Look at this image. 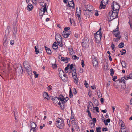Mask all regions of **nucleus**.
<instances>
[{
  "label": "nucleus",
  "mask_w": 132,
  "mask_h": 132,
  "mask_svg": "<svg viewBox=\"0 0 132 132\" xmlns=\"http://www.w3.org/2000/svg\"><path fill=\"white\" fill-rule=\"evenodd\" d=\"M68 98L66 97L65 98L63 97L62 95H60V101L58 103V104L61 107L62 109H64V103L67 102L68 100Z\"/></svg>",
  "instance_id": "obj_1"
},
{
  "label": "nucleus",
  "mask_w": 132,
  "mask_h": 132,
  "mask_svg": "<svg viewBox=\"0 0 132 132\" xmlns=\"http://www.w3.org/2000/svg\"><path fill=\"white\" fill-rule=\"evenodd\" d=\"M56 126L57 127L60 129H62L64 128V123L63 120L58 118L57 119L56 123Z\"/></svg>",
  "instance_id": "obj_2"
},
{
  "label": "nucleus",
  "mask_w": 132,
  "mask_h": 132,
  "mask_svg": "<svg viewBox=\"0 0 132 132\" xmlns=\"http://www.w3.org/2000/svg\"><path fill=\"white\" fill-rule=\"evenodd\" d=\"M55 38L59 46L62 47V37L61 35L59 34H57L55 35Z\"/></svg>",
  "instance_id": "obj_3"
},
{
  "label": "nucleus",
  "mask_w": 132,
  "mask_h": 132,
  "mask_svg": "<svg viewBox=\"0 0 132 132\" xmlns=\"http://www.w3.org/2000/svg\"><path fill=\"white\" fill-rule=\"evenodd\" d=\"M82 46L85 47H88L89 44V41L88 38L86 37H84L82 40Z\"/></svg>",
  "instance_id": "obj_4"
},
{
  "label": "nucleus",
  "mask_w": 132,
  "mask_h": 132,
  "mask_svg": "<svg viewBox=\"0 0 132 132\" xmlns=\"http://www.w3.org/2000/svg\"><path fill=\"white\" fill-rule=\"evenodd\" d=\"M109 0H102L100 2L99 9H104L106 7V5L108 4Z\"/></svg>",
  "instance_id": "obj_5"
},
{
  "label": "nucleus",
  "mask_w": 132,
  "mask_h": 132,
  "mask_svg": "<svg viewBox=\"0 0 132 132\" xmlns=\"http://www.w3.org/2000/svg\"><path fill=\"white\" fill-rule=\"evenodd\" d=\"M119 5L118 3L115 2H113L111 5L112 9H114L119 10Z\"/></svg>",
  "instance_id": "obj_6"
},
{
  "label": "nucleus",
  "mask_w": 132,
  "mask_h": 132,
  "mask_svg": "<svg viewBox=\"0 0 132 132\" xmlns=\"http://www.w3.org/2000/svg\"><path fill=\"white\" fill-rule=\"evenodd\" d=\"M92 10L89 9H87L85 10L84 12V15L87 18H89L91 15V12Z\"/></svg>",
  "instance_id": "obj_7"
},
{
  "label": "nucleus",
  "mask_w": 132,
  "mask_h": 132,
  "mask_svg": "<svg viewBox=\"0 0 132 132\" xmlns=\"http://www.w3.org/2000/svg\"><path fill=\"white\" fill-rule=\"evenodd\" d=\"M15 69L16 72H18L20 75H22V74L23 70L22 67L20 64H19L18 66L17 67V68H15Z\"/></svg>",
  "instance_id": "obj_8"
},
{
  "label": "nucleus",
  "mask_w": 132,
  "mask_h": 132,
  "mask_svg": "<svg viewBox=\"0 0 132 132\" xmlns=\"http://www.w3.org/2000/svg\"><path fill=\"white\" fill-rule=\"evenodd\" d=\"M92 62L93 65L94 66H96L98 64V61L96 58L93 55L92 56Z\"/></svg>",
  "instance_id": "obj_9"
},
{
  "label": "nucleus",
  "mask_w": 132,
  "mask_h": 132,
  "mask_svg": "<svg viewBox=\"0 0 132 132\" xmlns=\"http://www.w3.org/2000/svg\"><path fill=\"white\" fill-rule=\"evenodd\" d=\"M71 33V32L70 31H63L62 33V34L63 36L65 38H67L69 35Z\"/></svg>",
  "instance_id": "obj_10"
},
{
  "label": "nucleus",
  "mask_w": 132,
  "mask_h": 132,
  "mask_svg": "<svg viewBox=\"0 0 132 132\" xmlns=\"http://www.w3.org/2000/svg\"><path fill=\"white\" fill-rule=\"evenodd\" d=\"M111 12L112 13L111 15L110 18L112 19L111 20V21H112L113 19L117 18L118 15V13H116V12L114 13V12H111Z\"/></svg>",
  "instance_id": "obj_11"
},
{
  "label": "nucleus",
  "mask_w": 132,
  "mask_h": 132,
  "mask_svg": "<svg viewBox=\"0 0 132 132\" xmlns=\"http://www.w3.org/2000/svg\"><path fill=\"white\" fill-rule=\"evenodd\" d=\"M68 5H67V6H69L70 7L74 8V4L73 0H68Z\"/></svg>",
  "instance_id": "obj_12"
},
{
  "label": "nucleus",
  "mask_w": 132,
  "mask_h": 132,
  "mask_svg": "<svg viewBox=\"0 0 132 132\" xmlns=\"http://www.w3.org/2000/svg\"><path fill=\"white\" fill-rule=\"evenodd\" d=\"M81 14V10L79 9H78V8L76 9V15L78 17L79 20L80 18V16Z\"/></svg>",
  "instance_id": "obj_13"
},
{
  "label": "nucleus",
  "mask_w": 132,
  "mask_h": 132,
  "mask_svg": "<svg viewBox=\"0 0 132 132\" xmlns=\"http://www.w3.org/2000/svg\"><path fill=\"white\" fill-rule=\"evenodd\" d=\"M74 119L73 117L72 118H71V121L72 122V124H73V123H74V124L72 125L73 127H75L76 129L78 127V126L76 122H74Z\"/></svg>",
  "instance_id": "obj_14"
},
{
  "label": "nucleus",
  "mask_w": 132,
  "mask_h": 132,
  "mask_svg": "<svg viewBox=\"0 0 132 132\" xmlns=\"http://www.w3.org/2000/svg\"><path fill=\"white\" fill-rule=\"evenodd\" d=\"M52 100L53 101V102L55 104H56L59 101V102H61L60 101V97L59 98L55 97L53 98L52 97Z\"/></svg>",
  "instance_id": "obj_15"
},
{
  "label": "nucleus",
  "mask_w": 132,
  "mask_h": 132,
  "mask_svg": "<svg viewBox=\"0 0 132 132\" xmlns=\"http://www.w3.org/2000/svg\"><path fill=\"white\" fill-rule=\"evenodd\" d=\"M13 36L14 38H16L17 35V31L16 27H14L13 31Z\"/></svg>",
  "instance_id": "obj_16"
},
{
  "label": "nucleus",
  "mask_w": 132,
  "mask_h": 132,
  "mask_svg": "<svg viewBox=\"0 0 132 132\" xmlns=\"http://www.w3.org/2000/svg\"><path fill=\"white\" fill-rule=\"evenodd\" d=\"M27 70V71L29 75L31 76L32 74V69L30 67H29L27 68L26 69Z\"/></svg>",
  "instance_id": "obj_17"
},
{
  "label": "nucleus",
  "mask_w": 132,
  "mask_h": 132,
  "mask_svg": "<svg viewBox=\"0 0 132 132\" xmlns=\"http://www.w3.org/2000/svg\"><path fill=\"white\" fill-rule=\"evenodd\" d=\"M94 37L95 38L97 39H100L102 37V34H99L94 35Z\"/></svg>",
  "instance_id": "obj_18"
},
{
  "label": "nucleus",
  "mask_w": 132,
  "mask_h": 132,
  "mask_svg": "<svg viewBox=\"0 0 132 132\" xmlns=\"http://www.w3.org/2000/svg\"><path fill=\"white\" fill-rule=\"evenodd\" d=\"M30 125L31 128H33L34 129H36L37 125L35 123L31 122H30Z\"/></svg>",
  "instance_id": "obj_19"
},
{
  "label": "nucleus",
  "mask_w": 132,
  "mask_h": 132,
  "mask_svg": "<svg viewBox=\"0 0 132 132\" xmlns=\"http://www.w3.org/2000/svg\"><path fill=\"white\" fill-rule=\"evenodd\" d=\"M43 97L45 98H46L48 100L49 99V97L48 93L46 92H44L43 94Z\"/></svg>",
  "instance_id": "obj_20"
},
{
  "label": "nucleus",
  "mask_w": 132,
  "mask_h": 132,
  "mask_svg": "<svg viewBox=\"0 0 132 132\" xmlns=\"http://www.w3.org/2000/svg\"><path fill=\"white\" fill-rule=\"evenodd\" d=\"M61 60L63 61H67V62H68L70 60V59L69 58H64L63 57H62L61 58Z\"/></svg>",
  "instance_id": "obj_21"
},
{
  "label": "nucleus",
  "mask_w": 132,
  "mask_h": 132,
  "mask_svg": "<svg viewBox=\"0 0 132 132\" xmlns=\"http://www.w3.org/2000/svg\"><path fill=\"white\" fill-rule=\"evenodd\" d=\"M33 8V6L31 4L29 3L28 4L27 8L28 10L29 11H31Z\"/></svg>",
  "instance_id": "obj_22"
},
{
  "label": "nucleus",
  "mask_w": 132,
  "mask_h": 132,
  "mask_svg": "<svg viewBox=\"0 0 132 132\" xmlns=\"http://www.w3.org/2000/svg\"><path fill=\"white\" fill-rule=\"evenodd\" d=\"M52 47L54 49H57L58 48V46L57 43L55 42L52 45Z\"/></svg>",
  "instance_id": "obj_23"
},
{
  "label": "nucleus",
  "mask_w": 132,
  "mask_h": 132,
  "mask_svg": "<svg viewBox=\"0 0 132 132\" xmlns=\"http://www.w3.org/2000/svg\"><path fill=\"white\" fill-rule=\"evenodd\" d=\"M114 32H117V34H115L114 35L116 37H118L119 36H121L119 35L120 33L119 32V31H117L116 30V29H115L113 31Z\"/></svg>",
  "instance_id": "obj_24"
},
{
  "label": "nucleus",
  "mask_w": 132,
  "mask_h": 132,
  "mask_svg": "<svg viewBox=\"0 0 132 132\" xmlns=\"http://www.w3.org/2000/svg\"><path fill=\"white\" fill-rule=\"evenodd\" d=\"M44 13H43V10H42V8H41L40 10V11L39 13V15L40 17H41V18L42 19V16H43L44 14Z\"/></svg>",
  "instance_id": "obj_25"
},
{
  "label": "nucleus",
  "mask_w": 132,
  "mask_h": 132,
  "mask_svg": "<svg viewBox=\"0 0 132 132\" xmlns=\"http://www.w3.org/2000/svg\"><path fill=\"white\" fill-rule=\"evenodd\" d=\"M69 52L70 54L71 55H73L74 53V52L73 50V49L71 48H69Z\"/></svg>",
  "instance_id": "obj_26"
},
{
  "label": "nucleus",
  "mask_w": 132,
  "mask_h": 132,
  "mask_svg": "<svg viewBox=\"0 0 132 132\" xmlns=\"http://www.w3.org/2000/svg\"><path fill=\"white\" fill-rule=\"evenodd\" d=\"M45 49L47 53L48 54H50L51 53V50L49 48L47 47L46 46H45Z\"/></svg>",
  "instance_id": "obj_27"
},
{
  "label": "nucleus",
  "mask_w": 132,
  "mask_h": 132,
  "mask_svg": "<svg viewBox=\"0 0 132 132\" xmlns=\"http://www.w3.org/2000/svg\"><path fill=\"white\" fill-rule=\"evenodd\" d=\"M28 63L26 61L24 62L23 63V65L25 69L29 67L30 66L28 64Z\"/></svg>",
  "instance_id": "obj_28"
},
{
  "label": "nucleus",
  "mask_w": 132,
  "mask_h": 132,
  "mask_svg": "<svg viewBox=\"0 0 132 132\" xmlns=\"http://www.w3.org/2000/svg\"><path fill=\"white\" fill-rule=\"evenodd\" d=\"M46 5H45L44 7L43 8H42V10H43V12L45 13V12H47V8H46Z\"/></svg>",
  "instance_id": "obj_29"
},
{
  "label": "nucleus",
  "mask_w": 132,
  "mask_h": 132,
  "mask_svg": "<svg viewBox=\"0 0 132 132\" xmlns=\"http://www.w3.org/2000/svg\"><path fill=\"white\" fill-rule=\"evenodd\" d=\"M61 69H60V72H59V75L60 76V77L61 78V79L62 80H63L62 79V73H64V72H63V71H61Z\"/></svg>",
  "instance_id": "obj_30"
},
{
  "label": "nucleus",
  "mask_w": 132,
  "mask_h": 132,
  "mask_svg": "<svg viewBox=\"0 0 132 132\" xmlns=\"http://www.w3.org/2000/svg\"><path fill=\"white\" fill-rule=\"evenodd\" d=\"M124 43L121 42L118 45V47L120 48H122L124 46Z\"/></svg>",
  "instance_id": "obj_31"
},
{
  "label": "nucleus",
  "mask_w": 132,
  "mask_h": 132,
  "mask_svg": "<svg viewBox=\"0 0 132 132\" xmlns=\"http://www.w3.org/2000/svg\"><path fill=\"white\" fill-rule=\"evenodd\" d=\"M94 103L96 105L98 106V101L96 99H95L94 100Z\"/></svg>",
  "instance_id": "obj_32"
},
{
  "label": "nucleus",
  "mask_w": 132,
  "mask_h": 132,
  "mask_svg": "<svg viewBox=\"0 0 132 132\" xmlns=\"http://www.w3.org/2000/svg\"><path fill=\"white\" fill-rule=\"evenodd\" d=\"M69 96L70 98H71L73 96V94L72 93L71 89H70L69 91Z\"/></svg>",
  "instance_id": "obj_33"
},
{
  "label": "nucleus",
  "mask_w": 132,
  "mask_h": 132,
  "mask_svg": "<svg viewBox=\"0 0 132 132\" xmlns=\"http://www.w3.org/2000/svg\"><path fill=\"white\" fill-rule=\"evenodd\" d=\"M110 71L111 72L110 75L111 76H113L114 73V71L113 70V69H111L110 70Z\"/></svg>",
  "instance_id": "obj_34"
},
{
  "label": "nucleus",
  "mask_w": 132,
  "mask_h": 132,
  "mask_svg": "<svg viewBox=\"0 0 132 132\" xmlns=\"http://www.w3.org/2000/svg\"><path fill=\"white\" fill-rule=\"evenodd\" d=\"M121 36H119L118 37H116V38L114 39V40L115 41L117 42L120 39Z\"/></svg>",
  "instance_id": "obj_35"
},
{
  "label": "nucleus",
  "mask_w": 132,
  "mask_h": 132,
  "mask_svg": "<svg viewBox=\"0 0 132 132\" xmlns=\"http://www.w3.org/2000/svg\"><path fill=\"white\" fill-rule=\"evenodd\" d=\"M121 65L124 68H125L126 67V63L124 61H122L121 62Z\"/></svg>",
  "instance_id": "obj_36"
},
{
  "label": "nucleus",
  "mask_w": 132,
  "mask_h": 132,
  "mask_svg": "<svg viewBox=\"0 0 132 132\" xmlns=\"http://www.w3.org/2000/svg\"><path fill=\"white\" fill-rule=\"evenodd\" d=\"M73 59L75 60H78L79 59V57H77L76 55H73L72 56Z\"/></svg>",
  "instance_id": "obj_37"
},
{
  "label": "nucleus",
  "mask_w": 132,
  "mask_h": 132,
  "mask_svg": "<svg viewBox=\"0 0 132 132\" xmlns=\"http://www.w3.org/2000/svg\"><path fill=\"white\" fill-rule=\"evenodd\" d=\"M84 85H85L86 87V88H88V83L86 81H84Z\"/></svg>",
  "instance_id": "obj_38"
},
{
  "label": "nucleus",
  "mask_w": 132,
  "mask_h": 132,
  "mask_svg": "<svg viewBox=\"0 0 132 132\" xmlns=\"http://www.w3.org/2000/svg\"><path fill=\"white\" fill-rule=\"evenodd\" d=\"M39 4L40 5L43 7H44L45 5H46V4H44V2H40Z\"/></svg>",
  "instance_id": "obj_39"
},
{
  "label": "nucleus",
  "mask_w": 132,
  "mask_h": 132,
  "mask_svg": "<svg viewBox=\"0 0 132 132\" xmlns=\"http://www.w3.org/2000/svg\"><path fill=\"white\" fill-rule=\"evenodd\" d=\"M125 77H122L121 79V82H123V83H125Z\"/></svg>",
  "instance_id": "obj_40"
},
{
  "label": "nucleus",
  "mask_w": 132,
  "mask_h": 132,
  "mask_svg": "<svg viewBox=\"0 0 132 132\" xmlns=\"http://www.w3.org/2000/svg\"><path fill=\"white\" fill-rule=\"evenodd\" d=\"M118 10H115L114 9H112L111 10V12H116V13H118Z\"/></svg>",
  "instance_id": "obj_41"
},
{
  "label": "nucleus",
  "mask_w": 132,
  "mask_h": 132,
  "mask_svg": "<svg viewBox=\"0 0 132 132\" xmlns=\"http://www.w3.org/2000/svg\"><path fill=\"white\" fill-rule=\"evenodd\" d=\"M101 128L100 127H97L96 128V130L97 132H101Z\"/></svg>",
  "instance_id": "obj_42"
},
{
  "label": "nucleus",
  "mask_w": 132,
  "mask_h": 132,
  "mask_svg": "<svg viewBox=\"0 0 132 132\" xmlns=\"http://www.w3.org/2000/svg\"><path fill=\"white\" fill-rule=\"evenodd\" d=\"M92 119L93 122V124L94 125H95V123H96V118H93V119Z\"/></svg>",
  "instance_id": "obj_43"
},
{
  "label": "nucleus",
  "mask_w": 132,
  "mask_h": 132,
  "mask_svg": "<svg viewBox=\"0 0 132 132\" xmlns=\"http://www.w3.org/2000/svg\"><path fill=\"white\" fill-rule=\"evenodd\" d=\"M101 28H100L98 31H97L95 35L99 34H102L101 32Z\"/></svg>",
  "instance_id": "obj_44"
},
{
  "label": "nucleus",
  "mask_w": 132,
  "mask_h": 132,
  "mask_svg": "<svg viewBox=\"0 0 132 132\" xmlns=\"http://www.w3.org/2000/svg\"><path fill=\"white\" fill-rule=\"evenodd\" d=\"M52 67L54 69H56L57 67V65L56 63L53 64H52Z\"/></svg>",
  "instance_id": "obj_45"
},
{
  "label": "nucleus",
  "mask_w": 132,
  "mask_h": 132,
  "mask_svg": "<svg viewBox=\"0 0 132 132\" xmlns=\"http://www.w3.org/2000/svg\"><path fill=\"white\" fill-rule=\"evenodd\" d=\"M70 29V28L69 27H65L64 28V30L65 31H68V30H69Z\"/></svg>",
  "instance_id": "obj_46"
},
{
  "label": "nucleus",
  "mask_w": 132,
  "mask_h": 132,
  "mask_svg": "<svg viewBox=\"0 0 132 132\" xmlns=\"http://www.w3.org/2000/svg\"><path fill=\"white\" fill-rule=\"evenodd\" d=\"M74 79V82L76 84L78 83V81L77 80V78H73Z\"/></svg>",
  "instance_id": "obj_47"
},
{
  "label": "nucleus",
  "mask_w": 132,
  "mask_h": 132,
  "mask_svg": "<svg viewBox=\"0 0 132 132\" xmlns=\"http://www.w3.org/2000/svg\"><path fill=\"white\" fill-rule=\"evenodd\" d=\"M73 78H77V76L76 75V73H73L72 74Z\"/></svg>",
  "instance_id": "obj_48"
},
{
  "label": "nucleus",
  "mask_w": 132,
  "mask_h": 132,
  "mask_svg": "<svg viewBox=\"0 0 132 132\" xmlns=\"http://www.w3.org/2000/svg\"><path fill=\"white\" fill-rule=\"evenodd\" d=\"M88 95L90 97H91V92L90 90H89V91Z\"/></svg>",
  "instance_id": "obj_49"
},
{
  "label": "nucleus",
  "mask_w": 132,
  "mask_h": 132,
  "mask_svg": "<svg viewBox=\"0 0 132 132\" xmlns=\"http://www.w3.org/2000/svg\"><path fill=\"white\" fill-rule=\"evenodd\" d=\"M98 97L99 98H101L102 97V95L100 92L98 93Z\"/></svg>",
  "instance_id": "obj_50"
},
{
  "label": "nucleus",
  "mask_w": 132,
  "mask_h": 132,
  "mask_svg": "<svg viewBox=\"0 0 132 132\" xmlns=\"http://www.w3.org/2000/svg\"><path fill=\"white\" fill-rule=\"evenodd\" d=\"M36 129H34L33 128H31L30 132H36L35 131Z\"/></svg>",
  "instance_id": "obj_51"
},
{
  "label": "nucleus",
  "mask_w": 132,
  "mask_h": 132,
  "mask_svg": "<svg viewBox=\"0 0 132 132\" xmlns=\"http://www.w3.org/2000/svg\"><path fill=\"white\" fill-rule=\"evenodd\" d=\"M69 68L66 67L65 68V71L66 73H67L68 71Z\"/></svg>",
  "instance_id": "obj_52"
},
{
  "label": "nucleus",
  "mask_w": 132,
  "mask_h": 132,
  "mask_svg": "<svg viewBox=\"0 0 132 132\" xmlns=\"http://www.w3.org/2000/svg\"><path fill=\"white\" fill-rule=\"evenodd\" d=\"M14 40H11L10 41V43L11 45H12L14 44Z\"/></svg>",
  "instance_id": "obj_53"
},
{
  "label": "nucleus",
  "mask_w": 132,
  "mask_h": 132,
  "mask_svg": "<svg viewBox=\"0 0 132 132\" xmlns=\"http://www.w3.org/2000/svg\"><path fill=\"white\" fill-rule=\"evenodd\" d=\"M74 36L76 38H78V34L76 33H76L74 34Z\"/></svg>",
  "instance_id": "obj_54"
},
{
  "label": "nucleus",
  "mask_w": 132,
  "mask_h": 132,
  "mask_svg": "<svg viewBox=\"0 0 132 132\" xmlns=\"http://www.w3.org/2000/svg\"><path fill=\"white\" fill-rule=\"evenodd\" d=\"M74 68L73 67V64H71L70 66V69L71 70L72 69H73V68Z\"/></svg>",
  "instance_id": "obj_55"
},
{
  "label": "nucleus",
  "mask_w": 132,
  "mask_h": 132,
  "mask_svg": "<svg viewBox=\"0 0 132 132\" xmlns=\"http://www.w3.org/2000/svg\"><path fill=\"white\" fill-rule=\"evenodd\" d=\"M124 77H125V80H127L129 79H130L129 78V77H128V76H124Z\"/></svg>",
  "instance_id": "obj_56"
},
{
  "label": "nucleus",
  "mask_w": 132,
  "mask_h": 132,
  "mask_svg": "<svg viewBox=\"0 0 132 132\" xmlns=\"http://www.w3.org/2000/svg\"><path fill=\"white\" fill-rule=\"evenodd\" d=\"M108 130V129L107 128H105L103 127L102 128V131H105Z\"/></svg>",
  "instance_id": "obj_57"
},
{
  "label": "nucleus",
  "mask_w": 132,
  "mask_h": 132,
  "mask_svg": "<svg viewBox=\"0 0 132 132\" xmlns=\"http://www.w3.org/2000/svg\"><path fill=\"white\" fill-rule=\"evenodd\" d=\"M45 127V125L44 124H43L42 125H40V128L41 129H42L43 128V127Z\"/></svg>",
  "instance_id": "obj_58"
},
{
  "label": "nucleus",
  "mask_w": 132,
  "mask_h": 132,
  "mask_svg": "<svg viewBox=\"0 0 132 132\" xmlns=\"http://www.w3.org/2000/svg\"><path fill=\"white\" fill-rule=\"evenodd\" d=\"M126 129L125 128H124L123 129H121V132H126Z\"/></svg>",
  "instance_id": "obj_59"
},
{
  "label": "nucleus",
  "mask_w": 132,
  "mask_h": 132,
  "mask_svg": "<svg viewBox=\"0 0 132 132\" xmlns=\"http://www.w3.org/2000/svg\"><path fill=\"white\" fill-rule=\"evenodd\" d=\"M71 70H72V74L73 73H76V71L74 68L73 69H72Z\"/></svg>",
  "instance_id": "obj_60"
},
{
  "label": "nucleus",
  "mask_w": 132,
  "mask_h": 132,
  "mask_svg": "<svg viewBox=\"0 0 132 132\" xmlns=\"http://www.w3.org/2000/svg\"><path fill=\"white\" fill-rule=\"evenodd\" d=\"M95 110L96 112H99V108L98 107L96 106L95 107Z\"/></svg>",
  "instance_id": "obj_61"
},
{
  "label": "nucleus",
  "mask_w": 132,
  "mask_h": 132,
  "mask_svg": "<svg viewBox=\"0 0 132 132\" xmlns=\"http://www.w3.org/2000/svg\"><path fill=\"white\" fill-rule=\"evenodd\" d=\"M114 78H113L112 80L113 81H115L116 80L117 78V77L116 76H115L114 77Z\"/></svg>",
  "instance_id": "obj_62"
},
{
  "label": "nucleus",
  "mask_w": 132,
  "mask_h": 132,
  "mask_svg": "<svg viewBox=\"0 0 132 132\" xmlns=\"http://www.w3.org/2000/svg\"><path fill=\"white\" fill-rule=\"evenodd\" d=\"M35 50V52H36V54H37L38 53H39V50L37 48Z\"/></svg>",
  "instance_id": "obj_63"
},
{
  "label": "nucleus",
  "mask_w": 132,
  "mask_h": 132,
  "mask_svg": "<svg viewBox=\"0 0 132 132\" xmlns=\"http://www.w3.org/2000/svg\"><path fill=\"white\" fill-rule=\"evenodd\" d=\"M130 79H132V74H130L128 75Z\"/></svg>",
  "instance_id": "obj_64"
}]
</instances>
